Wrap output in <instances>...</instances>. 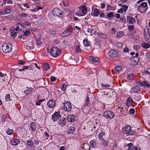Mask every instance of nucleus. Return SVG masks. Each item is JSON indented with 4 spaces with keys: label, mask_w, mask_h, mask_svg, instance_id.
<instances>
[{
    "label": "nucleus",
    "mask_w": 150,
    "mask_h": 150,
    "mask_svg": "<svg viewBox=\"0 0 150 150\" xmlns=\"http://www.w3.org/2000/svg\"><path fill=\"white\" fill-rule=\"evenodd\" d=\"M122 129L123 132L127 136L132 135L135 134V132L131 129V127L130 126H125L122 128Z\"/></svg>",
    "instance_id": "f257e3e1"
},
{
    "label": "nucleus",
    "mask_w": 150,
    "mask_h": 150,
    "mask_svg": "<svg viewBox=\"0 0 150 150\" xmlns=\"http://www.w3.org/2000/svg\"><path fill=\"white\" fill-rule=\"evenodd\" d=\"M3 52L5 53L10 52L12 49V46L11 44L8 43H4L2 46Z\"/></svg>",
    "instance_id": "f03ea898"
},
{
    "label": "nucleus",
    "mask_w": 150,
    "mask_h": 150,
    "mask_svg": "<svg viewBox=\"0 0 150 150\" xmlns=\"http://www.w3.org/2000/svg\"><path fill=\"white\" fill-rule=\"evenodd\" d=\"M50 52L52 56L56 57L60 54V50L56 47H53L51 49Z\"/></svg>",
    "instance_id": "7ed1b4c3"
},
{
    "label": "nucleus",
    "mask_w": 150,
    "mask_h": 150,
    "mask_svg": "<svg viewBox=\"0 0 150 150\" xmlns=\"http://www.w3.org/2000/svg\"><path fill=\"white\" fill-rule=\"evenodd\" d=\"M53 15L55 16H58L59 18H62L63 16L62 11L57 8H54L52 10Z\"/></svg>",
    "instance_id": "20e7f679"
},
{
    "label": "nucleus",
    "mask_w": 150,
    "mask_h": 150,
    "mask_svg": "<svg viewBox=\"0 0 150 150\" xmlns=\"http://www.w3.org/2000/svg\"><path fill=\"white\" fill-rule=\"evenodd\" d=\"M62 103L64 105V109L65 111L67 112L70 111L72 108L71 103L69 102H65L64 100Z\"/></svg>",
    "instance_id": "39448f33"
},
{
    "label": "nucleus",
    "mask_w": 150,
    "mask_h": 150,
    "mask_svg": "<svg viewBox=\"0 0 150 150\" xmlns=\"http://www.w3.org/2000/svg\"><path fill=\"white\" fill-rule=\"evenodd\" d=\"M104 116L107 119H111L115 117V115L114 112L110 111H106L103 114Z\"/></svg>",
    "instance_id": "423d86ee"
},
{
    "label": "nucleus",
    "mask_w": 150,
    "mask_h": 150,
    "mask_svg": "<svg viewBox=\"0 0 150 150\" xmlns=\"http://www.w3.org/2000/svg\"><path fill=\"white\" fill-rule=\"evenodd\" d=\"M144 33L145 40L148 43L150 44V34L149 33L148 29L147 28H145Z\"/></svg>",
    "instance_id": "0eeeda50"
},
{
    "label": "nucleus",
    "mask_w": 150,
    "mask_h": 150,
    "mask_svg": "<svg viewBox=\"0 0 150 150\" xmlns=\"http://www.w3.org/2000/svg\"><path fill=\"white\" fill-rule=\"evenodd\" d=\"M139 58L138 57L132 56L131 57L130 60L132 65L135 66L139 61Z\"/></svg>",
    "instance_id": "6e6552de"
},
{
    "label": "nucleus",
    "mask_w": 150,
    "mask_h": 150,
    "mask_svg": "<svg viewBox=\"0 0 150 150\" xmlns=\"http://www.w3.org/2000/svg\"><path fill=\"white\" fill-rule=\"evenodd\" d=\"M61 117L59 112H55L52 115V119L54 122L57 121Z\"/></svg>",
    "instance_id": "1a4fd4ad"
},
{
    "label": "nucleus",
    "mask_w": 150,
    "mask_h": 150,
    "mask_svg": "<svg viewBox=\"0 0 150 150\" xmlns=\"http://www.w3.org/2000/svg\"><path fill=\"white\" fill-rule=\"evenodd\" d=\"M118 52L116 50H112L108 52L109 56L112 58H115L118 55Z\"/></svg>",
    "instance_id": "9d476101"
},
{
    "label": "nucleus",
    "mask_w": 150,
    "mask_h": 150,
    "mask_svg": "<svg viewBox=\"0 0 150 150\" xmlns=\"http://www.w3.org/2000/svg\"><path fill=\"white\" fill-rule=\"evenodd\" d=\"M18 32V29H17L16 27L11 31L10 32V35L13 38H15L17 36V34Z\"/></svg>",
    "instance_id": "9b49d317"
},
{
    "label": "nucleus",
    "mask_w": 150,
    "mask_h": 150,
    "mask_svg": "<svg viewBox=\"0 0 150 150\" xmlns=\"http://www.w3.org/2000/svg\"><path fill=\"white\" fill-rule=\"evenodd\" d=\"M136 83L138 85H140L142 86H145L148 87H150L149 84L145 81H144L142 82L137 81L136 82Z\"/></svg>",
    "instance_id": "f8f14e48"
},
{
    "label": "nucleus",
    "mask_w": 150,
    "mask_h": 150,
    "mask_svg": "<svg viewBox=\"0 0 150 150\" xmlns=\"http://www.w3.org/2000/svg\"><path fill=\"white\" fill-rule=\"evenodd\" d=\"M141 90L140 87L137 86H135L133 88H132L131 92H133L134 93H138L140 92Z\"/></svg>",
    "instance_id": "ddd939ff"
},
{
    "label": "nucleus",
    "mask_w": 150,
    "mask_h": 150,
    "mask_svg": "<svg viewBox=\"0 0 150 150\" xmlns=\"http://www.w3.org/2000/svg\"><path fill=\"white\" fill-rule=\"evenodd\" d=\"M55 105V101L54 100H49L47 103V106L50 108H54Z\"/></svg>",
    "instance_id": "4468645a"
},
{
    "label": "nucleus",
    "mask_w": 150,
    "mask_h": 150,
    "mask_svg": "<svg viewBox=\"0 0 150 150\" xmlns=\"http://www.w3.org/2000/svg\"><path fill=\"white\" fill-rule=\"evenodd\" d=\"M20 143V140L18 139H13L10 141L11 144L15 146L18 145Z\"/></svg>",
    "instance_id": "2eb2a0df"
},
{
    "label": "nucleus",
    "mask_w": 150,
    "mask_h": 150,
    "mask_svg": "<svg viewBox=\"0 0 150 150\" xmlns=\"http://www.w3.org/2000/svg\"><path fill=\"white\" fill-rule=\"evenodd\" d=\"M84 29L86 30L90 33H92V31L93 30V29L92 28V26L91 25H86L84 28Z\"/></svg>",
    "instance_id": "dca6fc26"
},
{
    "label": "nucleus",
    "mask_w": 150,
    "mask_h": 150,
    "mask_svg": "<svg viewBox=\"0 0 150 150\" xmlns=\"http://www.w3.org/2000/svg\"><path fill=\"white\" fill-rule=\"evenodd\" d=\"M66 122V121L65 118L60 119L58 122L59 125L63 126L65 125Z\"/></svg>",
    "instance_id": "f3484780"
},
{
    "label": "nucleus",
    "mask_w": 150,
    "mask_h": 150,
    "mask_svg": "<svg viewBox=\"0 0 150 150\" xmlns=\"http://www.w3.org/2000/svg\"><path fill=\"white\" fill-rule=\"evenodd\" d=\"M16 28L17 29H18L19 31L20 30L23 31L24 29L25 28V26L22 24L18 23L17 24Z\"/></svg>",
    "instance_id": "a211bd4d"
},
{
    "label": "nucleus",
    "mask_w": 150,
    "mask_h": 150,
    "mask_svg": "<svg viewBox=\"0 0 150 150\" xmlns=\"http://www.w3.org/2000/svg\"><path fill=\"white\" fill-rule=\"evenodd\" d=\"M67 121L71 122H74L75 121V117L73 115H69L67 117Z\"/></svg>",
    "instance_id": "6ab92c4d"
},
{
    "label": "nucleus",
    "mask_w": 150,
    "mask_h": 150,
    "mask_svg": "<svg viewBox=\"0 0 150 150\" xmlns=\"http://www.w3.org/2000/svg\"><path fill=\"white\" fill-rule=\"evenodd\" d=\"M30 127L31 129L33 132H34L37 128V126L36 123L33 122H32L30 125Z\"/></svg>",
    "instance_id": "aec40b11"
},
{
    "label": "nucleus",
    "mask_w": 150,
    "mask_h": 150,
    "mask_svg": "<svg viewBox=\"0 0 150 150\" xmlns=\"http://www.w3.org/2000/svg\"><path fill=\"white\" fill-rule=\"evenodd\" d=\"M148 7H138L137 9L139 10L142 13H144L146 12L148 9Z\"/></svg>",
    "instance_id": "412c9836"
},
{
    "label": "nucleus",
    "mask_w": 150,
    "mask_h": 150,
    "mask_svg": "<svg viewBox=\"0 0 150 150\" xmlns=\"http://www.w3.org/2000/svg\"><path fill=\"white\" fill-rule=\"evenodd\" d=\"M79 7L81 8L82 13H83L84 15H85L87 12V7L85 5H82Z\"/></svg>",
    "instance_id": "4be33fe9"
},
{
    "label": "nucleus",
    "mask_w": 150,
    "mask_h": 150,
    "mask_svg": "<svg viewBox=\"0 0 150 150\" xmlns=\"http://www.w3.org/2000/svg\"><path fill=\"white\" fill-rule=\"evenodd\" d=\"M132 99L131 97H129L127 100V103L126 105L128 106L131 105L132 104Z\"/></svg>",
    "instance_id": "5701e85b"
},
{
    "label": "nucleus",
    "mask_w": 150,
    "mask_h": 150,
    "mask_svg": "<svg viewBox=\"0 0 150 150\" xmlns=\"http://www.w3.org/2000/svg\"><path fill=\"white\" fill-rule=\"evenodd\" d=\"M75 127H70L67 130V133L68 134H71L73 133L75 131Z\"/></svg>",
    "instance_id": "b1692460"
},
{
    "label": "nucleus",
    "mask_w": 150,
    "mask_h": 150,
    "mask_svg": "<svg viewBox=\"0 0 150 150\" xmlns=\"http://www.w3.org/2000/svg\"><path fill=\"white\" fill-rule=\"evenodd\" d=\"M27 88L26 90H25L24 92V93L26 95L30 94L33 91V88L31 87L28 88V87H27Z\"/></svg>",
    "instance_id": "393cba45"
},
{
    "label": "nucleus",
    "mask_w": 150,
    "mask_h": 150,
    "mask_svg": "<svg viewBox=\"0 0 150 150\" xmlns=\"http://www.w3.org/2000/svg\"><path fill=\"white\" fill-rule=\"evenodd\" d=\"M75 15L78 16H80L84 15L83 13H82L81 8L78 7L77 11L75 13Z\"/></svg>",
    "instance_id": "a878e982"
},
{
    "label": "nucleus",
    "mask_w": 150,
    "mask_h": 150,
    "mask_svg": "<svg viewBox=\"0 0 150 150\" xmlns=\"http://www.w3.org/2000/svg\"><path fill=\"white\" fill-rule=\"evenodd\" d=\"M127 21H129V24H133L135 22V20L134 18L130 17H127Z\"/></svg>",
    "instance_id": "bb28decb"
},
{
    "label": "nucleus",
    "mask_w": 150,
    "mask_h": 150,
    "mask_svg": "<svg viewBox=\"0 0 150 150\" xmlns=\"http://www.w3.org/2000/svg\"><path fill=\"white\" fill-rule=\"evenodd\" d=\"M89 60L92 62H98V59L96 57H94L92 56H90L89 57Z\"/></svg>",
    "instance_id": "cd10ccee"
},
{
    "label": "nucleus",
    "mask_w": 150,
    "mask_h": 150,
    "mask_svg": "<svg viewBox=\"0 0 150 150\" xmlns=\"http://www.w3.org/2000/svg\"><path fill=\"white\" fill-rule=\"evenodd\" d=\"M99 12V10L97 9H96L93 13H91V15L93 16H98Z\"/></svg>",
    "instance_id": "c85d7f7f"
},
{
    "label": "nucleus",
    "mask_w": 150,
    "mask_h": 150,
    "mask_svg": "<svg viewBox=\"0 0 150 150\" xmlns=\"http://www.w3.org/2000/svg\"><path fill=\"white\" fill-rule=\"evenodd\" d=\"M84 102V103L83 104L84 106H86L88 105L90 103V99L88 96L85 98Z\"/></svg>",
    "instance_id": "c756f323"
},
{
    "label": "nucleus",
    "mask_w": 150,
    "mask_h": 150,
    "mask_svg": "<svg viewBox=\"0 0 150 150\" xmlns=\"http://www.w3.org/2000/svg\"><path fill=\"white\" fill-rule=\"evenodd\" d=\"M105 133L104 132H102L99 134L98 135L99 138L101 140H103L104 139L103 136H105Z\"/></svg>",
    "instance_id": "7c9ffc66"
},
{
    "label": "nucleus",
    "mask_w": 150,
    "mask_h": 150,
    "mask_svg": "<svg viewBox=\"0 0 150 150\" xmlns=\"http://www.w3.org/2000/svg\"><path fill=\"white\" fill-rule=\"evenodd\" d=\"M138 7H148L147 3L146 2H143L141 3Z\"/></svg>",
    "instance_id": "2f4dec72"
},
{
    "label": "nucleus",
    "mask_w": 150,
    "mask_h": 150,
    "mask_svg": "<svg viewBox=\"0 0 150 150\" xmlns=\"http://www.w3.org/2000/svg\"><path fill=\"white\" fill-rule=\"evenodd\" d=\"M43 68L46 71H47L50 68L49 65L48 63H45L43 64Z\"/></svg>",
    "instance_id": "473e14b6"
},
{
    "label": "nucleus",
    "mask_w": 150,
    "mask_h": 150,
    "mask_svg": "<svg viewBox=\"0 0 150 150\" xmlns=\"http://www.w3.org/2000/svg\"><path fill=\"white\" fill-rule=\"evenodd\" d=\"M83 43L85 46H88L90 45V43L87 39H85L83 40Z\"/></svg>",
    "instance_id": "72a5a7b5"
},
{
    "label": "nucleus",
    "mask_w": 150,
    "mask_h": 150,
    "mask_svg": "<svg viewBox=\"0 0 150 150\" xmlns=\"http://www.w3.org/2000/svg\"><path fill=\"white\" fill-rule=\"evenodd\" d=\"M12 11V9L10 8H8L5 9L4 11H5L6 14H8L10 13Z\"/></svg>",
    "instance_id": "f704fd0d"
},
{
    "label": "nucleus",
    "mask_w": 150,
    "mask_h": 150,
    "mask_svg": "<svg viewBox=\"0 0 150 150\" xmlns=\"http://www.w3.org/2000/svg\"><path fill=\"white\" fill-rule=\"evenodd\" d=\"M27 145L30 147H33L34 145V144L32 141L30 140H27Z\"/></svg>",
    "instance_id": "c9c22d12"
},
{
    "label": "nucleus",
    "mask_w": 150,
    "mask_h": 150,
    "mask_svg": "<svg viewBox=\"0 0 150 150\" xmlns=\"http://www.w3.org/2000/svg\"><path fill=\"white\" fill-rule=\"evenodd\" d=\"M76 52L77 53H81V50L80 48V47L78 45H76Z\"/></svg>",
    "instance_id": "e433bc0d"
},
{
    "label": "nucleus",
    "mask_w": 150,
    "mask_h": 150,
    "mask_svg": "<svg viewBox=\"0 0 150 150\" xmlns=\"http://www.w3.org/2000/svg\"><path fill=\"white\" fill-rule=\"evenodd\" d=\"M115 70L116 71L119 72L122 70V68L121 66L116 67L115 68Z\"/></svg>",
    "instance_id": "4c0bfd02"
},
{
    "label": "nucleus",
    "mask_w": 150,
    "mask_h": 150,
    "mask_svg": "<svg viewBox=\"0 0 150 150\" xmlns=\"http://www.w3.org/2000/svg\"><path fill=\"white\" fill-rule=\"evenodd\" d=\"M61 35L63 36H67L69 35V32L65 30L64 32L61 34Z\"/></svg>",
    "instance_id": "58836bf2"
},
{
    "label": "nucleus",
    "mask_w": 150,
    "mask_h": 150,
    "mask_svg": "<svg viewBox=\"0 0 150 150\" xmlns=\"http://www.w3.org/2000/svg\"><path fill=\"white\" fill-rule=\"evenodd\" d=\"M127 146L128 147L127 149V150H131L132 148L133 147V144L132 143H130L128 144L127 145Z\"/></svg>",
    "instance_id": "ea45409f"
},
{
    "label": "nucleus",
    "mask_w": 150,
    "mask_h": 150,
    "mask_svg": "<svg viewBox=\"0 0 150 150\" xmlns=\"http://www.w3.org/2000/svg\"><path fill=\"white\" fill-rule=\"evenodd\" d=\"M96 145V142L95 141H91L90 142V146L92 148L94 147Z\"/></svg>",
    "instance_id": "a19ab883"
},
{
    "label": "nucleus",
    "mask_w": 150,
    "mask_h": 150,
    "mask_svg": "<svg viewBox=\"0 0 150 150\" xmlns=\"http://www.w3.org/2000/svg\"><path fill=\"white\" fill-rule=\"evenodd\" d=\"M142 46L145 48L147 49L149 47V45L147 43L145 42L142 44Z\"/></svg>",
    "instance_id": "79ce46f5"
},
{
    "label": "nucleus",
    "mask_w": 150,
    "mask_h": 150,
    "mask_svg": "<svg viewBox=\"0 0 150 150\" xmlns=\"http://www.w3.org/2000/svg\"><path fill=\"white\" fill-rule=\"evenodd\" d=\"M14 132L13 129H8L6 131V133L8 135H11Z\"/></svg>",
    "instance_id": "37998d69"
},
{
    "label": "nucleus",
    "mask_w": 150,
    "mask_h": 150,
    "mask_svg": "<svg viewBox=\"0 0 150 150\" xmlns=\"http://www.w3.org/2000/svg\"><path fill=\"white\" fill-rule=\"evenodd\" d=\"M102 145L103 146H105L108 145V142L107 140H103L102 142Z\"/></svg>",
    "instance_id": "c03bdc74"
},
{
    "label": "nucleus",
    "mask_w": 150,
    "mask_h": 150,
    "mask_svg": "<svg viewBox=\"0 0 150 150\" xmlns=\"http://www.w3.org/2000/svg\"><path fill=\"white\" fill-rule=\"evenodd\" d=\"M5 100L6 101L11 100V99H10V94H7L6 95Z\"/></svg>",
    "instance_id": "a18cd8bd"
},
{
    "label": "nucleus",
    "mask_w": 150,
    "mask_h": 150,
    "mask_svg": "<svg viewBox=\"0 0 150 150\" xmlns=\"http://www.w3.org/2000/svg\"><path fill=\"white\" fill-rule=\"evenodd\" d=\"M43 43L42 42H41L40 40H38L36 42V45L37 46H42L43 45Z\"/></svg>",
    "instance_id": "49530a36"
},
{
    "label": "nucleus",
    "mask_w": 150,
    "mask_h": 150,
    "mask_svg": "<svg viewBox=\"0 0 150 150\" xmlns=\"http://www.w3.org/2000/svg\"><path fill=\"white\" fill-rule=\"evenodd\" d=\"M30 32L29 30H27L24 32L23 33V35L24 36H28L30 35Z\"/></svg>",
    "instance_id": "de8ad7c7"
},
{
    "label": "nucleus",
    "mask_w": 150,
    "mask_h": 150,
    "mask_svg": "<svg viewBox=\"0 0 150 150\" xmlns=\"http://www.w3.org/2000/svg\"><path fill=\"white\" fill-rule=\"evenodd\" d=\"M133 74H129L127 75V79L129 80H131L132 78H133Z\"/></svg>",
    "instance_id": "09e8293b"
},
{
    "label": "nucleus",
    "mask_w": 150,
    "mask_h": 150,
    "mask_svg": "<svg viewBox=\"0 0 150 150\" xmlns=\"http://www.w3.org/2000/svg\"><path fill=\"white\" fill-rule=\"evenodd\" d=\"M45 100V99H41L38 100L36 103V105H40L41 103Z\"/></svg>",
    "instance_id": "8fccbe9b"
},
{
    "label": "nucleus",
    "mask_w": 150,
    "mask_h": 150,
    "mask_svg": "<svg viewBox=\"0 0 150 150\" xmlns=\"http://www.w3.org/2000/svg\"><path fill=\"white\" fill-rule=\"evenodd\" d=\"M66 86V84L64 83L61 84L60 86L61 89L63 90H65Z\"/></svg>",
    "instance_id": "3c124183"
},
{
    "label": "nucleus",
    "mask_w": 150,
    "mask_h": 150,
    "mask_svg": "<svg viewBox=\"0 0 150 150\" xmlns=\"http://www.w3.org/2000/svg\"><path fill=\"white\" fill-rule=\"evenodd\" d=\"M113 12H110L108 13L107 15V16L109 18L112 17L113 16Z\"/></svg>",
    "instance_id": "603ef678"
},
{
    "label": "nucleus",
    "mask_w": 150,
    "mask_h": 150,
    "mask_svg": "<svg viewBox=\"0 0 150 150\" xmlns=\"http://www.w3.org/2000/svg\"><path fill=\"white\" fill-rule=\"evenodd\" d=\"M98 35L99 37L104 39H105L106 38V36L105 35L102 33H99Z\"/></svg>",
    "instance_id": "864d4df0"
},
{
    "label": "nucleus",
    "mask_w": 150,
    "mask_h": 150,
    "mask_svg": "<svg viewBox=\"0 0 150 150\" xmlns=\"http://www.w3.org/2000/svg\"><path fill=\"white\" fill-rule=\"evenodd\" d=\"M128 29L130 31H133L134 30V26L133 25H129L128 26Z\"/></svg>",
    "instance_id": "5fc2aeb1"
},
{
    "label": "nucleus",
    "mask_w": 150,
    "mask_h": 150,
    "mask_svg": "<svg viewBox=\"0 0 150 150\" xmlns=\"http://www.w3.org/2000/svg\"><path fill=\"white\" fill-rule=\"evenodd\" d=\"M128 8V7L127 6L124 5L122 6V8H123V10H124L125 12L127 9Z\"/></svg>",
    "instance_id": "6e6d98bb"
},
{
    "label": "nucleus",
    "mask_w": 150,
    "mask_h": 150,
    "mask_svg": "<svg viewBox=\"0 0 150 150\" xmlns=\"http://www.w3.org/2000/svg\"><path fill=\"white\" fill-rule=\"evenodd\" d=\"M40 142L38 140V138H37V139H35L34 140V144L36 145L38 144Z\"/></svg>",
    "instance_id": "4d7b16f0"
},
{
    "label": "nucleus",
    "mask_w": 150,
    "mask_h": 150,
    "mask_svg": "<svg viewBox=\"0 0 150 150\" xmlns=\"http://www.w3.org/2000/svg\"><path fill=\"white\" fill-rule=\"evenodd\" d=\"M50 81L51 82H53L56 80V78L54 76H52L50 78Z\"/></svg>",
    "instance_id": "13d9d810"
},
{
    "label": "nucleus",
    "mask_w": 150,
    "mask_h": 150,
    "mask_svg": "<svg viewBox=\"0 0 150 150\" xmlns=\"http://www.w3.org/2000/svg\"><path fill=\"white\" fill-rule=\"evenodd\" d=\"M101 85L103 88H107L110 86V85L108 84H106L105 85L103 83H102L101 84Z\"/></svg>",
    "instance_id": "bf43d9fd"
},
{
    "label": "nucleus",
    "mask_w": 150,
    "mask_h": 150,
    "mask_svg": "<svg viewBox=\"0 0 150 150\" xmlns=\"http://www.w3.org/2000/svg\"><path fill=\"white\" fill-rule=\"evenodd\" d=\"M135 112V110L133 108H131L129 110V113L131 114H133Z\"/></svg>",
    "instance_id": "052dcab7"
},
{
    "label": "nucleus",
    "mask_w": 150,
    "mask_h": 150,
    "mask_svg": "<svg viewBox=\"0 0 150 150\" xmlns=\"http://www.w3.org/2000/svg\"><path fill=\"white\" fill-rule=\"evenodd\" d=\"M23 24V25H27V26H29L31 25V23L28 22H25Z\"/></svg>",
    "instance_id": "680f3d73"
},
{
    "label": "nucleus",
    "mask_w": 150,
    "mask_h": 150,
    "mask_svg": "<svg viewBox=\"0 0 150 150\" xmlns=\"http://www.w3.org/2000/svg\"><path fill=\"white\" fill-rule=\"evenodd\" d=\"M29 45V44L27 46V48L29 50L33 49V45H32V46H30Z\"/></svg>",
    "instance_id": "e2e57ef3"
},
{
    "label": "nucleus",
    "mask_w": 150,
    "mask_h": 150,
    "mask_svg": "<svg viewBox=\"0 0 150 150\" xmlns=\"http://www.w3.org/2000/svg\"><path fill=\"white\" fill-rule=\"evenodd\" d=\"M122 32H119L117 33V35L118 37L121 36L123 35Z\"/></svg>",
    "instance_id": "0e129e2a"
},
{
    "label": "nucleus",
    "mask_w": 150,
    "mask_h": 150,
    "mask_svg": "<svg viewBox=\"0 0 150 150\" xmlns=\"http://www.w3.org/2000/svg\"><path fill=\"white\" fill-rule=\"evenodd\" d=\"M6 117L7 116L6 115H4L1 118V120L3 122H4L6 119Z\"/></svg>",
    "instance_id": "69168bd1"
},
{
    "label": "nucleus",
    "mask_w": 150,
    "mask_h": 150,
    "mask_svg": "<svg viewBox=\"0 0 150 150\" xmlns=\"http://www.w3.org/2000/svg\"><path fill=\"white\" fill-rule=\"evenodd\" d=\"M71 30H72V27L71 26H69L66 29V30H67L68 32Z\"/></svg>",
    "instance_id": "338daca9"
},
{
    "label": "nucleus",
    "mask_w": 150,
    "mask_h": 150,
    "mask_svg": "<svg viewBox=\"0 0 150 150\" xmlns=\"http://www.w3.org/2000/svg\"><path fill=\"white\" fill-rule=\"evenodd\" d=\"M25 63V62L22 61L21 60H19L18 61V64H22L23 65Z\"/></svg>",
    "instance_id": "774afa93"
}]
</instances>
